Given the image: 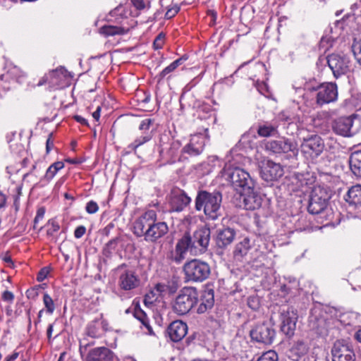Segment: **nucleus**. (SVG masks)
I'll list each match as a JSON object with an SVG mask.
<instances>
[{
  "instance_id": "1",
  "label": "nucleus",
  "mask_w": 361,
  "mask_h": 361,
  "mask_svg": "<svg viewBox=\"0 0 361 361\" xmlns=\"http://www.w3.org/2000/svg\"><path fill=\"white\" fill-rule=\"evenodd\" d=\"M222 195L218 191L200 190L195 198V209L202 211L207 219L216 220L221 216Z\"/></svg>"
},
{
  "instance_id": "2",
  "label": "nucleus",
  "mask_w": 361,
  "mask_h": 361,
  "mask_svg": "<svg viewBox=\"0 0 361 361\" xmlns=\"http://www.w3.org/2000/svg\"><path fill=\"white\" fill-rule=\"evenodd\" d=\"M198 294L197 289L193 287L182 288L173 304V310L180 315L187 314L197 303Z\"/></svg>"
},
{
  "instance_id": "3",
  "label": "nucleus",
  "mask_w": 361,
  "mask_h": 361,
  "mask_svg": "<svg viewBox=\"0 0 361 361\" xmlns=\"http://www.w3.org/2000/svg\"><path fill=\"white\" fill-rule=\"evenodd\" d=\"M185 279L188 281L202 282L210 275L209 265L200 259H192L183 266Z\"/></svg>"
},
{
  "instance_id": "4",
  "label": "nucleus",
  "mask_w": 361,
  "mask_h": 361,
  "mask_svg": "<svg viewBox=\"0 0 361 361\" xmlns=\"http://www.w3.org/2000/svg\"><path fill=\"white\" fill-rule=\"evenodd\" d=\"M226 174L233 189L238 193L249 191L255 186V181L250 173L243 169L235 167L233 169H228Z\"/></svg>"
},
{
  "instance_id": "5",
  "label": "nucleus",
  "mask_w": 361,
  "mask_h": 361,
  "mask_svg": "<svg viewBox=\"0 0 361 361\" xmlns=\"http://www.w3.org/2000/svg\"><path fill=\"white\" fill-rule=\"evenodd\" d=\"M118 286L123 290H131L140 286V279L136 271L124 264L118 267Z\"/></svg>"
},
{
  "instance_id": "6",
  "label": "nucleus",
  "mask_w": 361,
  "mask_h": 361,
  "mask_svg": "<svg viewBox=\"0 0 361 361\" xmlns=\"http://www.w3.org/2000/svg\"><path fill=\"white\" fill-rule=\"evenodd\" d=\"M330 198L326 190L321 187H315L310 195L307 209L312 214L321 213L326 207Z\"/></svg>"
},
{
  "instance_id": "7",
  "label": "nucleus",
  "mask_w": 361,
  "mask_h": 361,
  "mask_svg": "<svg viewBox=\"0 0 361 361\" xmlns=\"http://www.w3.org/2000/svg\"><path fill=\"white\" fill-rule=\"evenodd\" d=\"M154 220H157L156 211L149 209L139 216L133 224V233L137 237L145 238Z\"/></svg>"
},
{
  "instance_id": "8",
  "label": "nucleus",
  "mask_w": 361,
  "mask_h": 361,
  "mask_svg": "<svg viewBox=\"0 0 361 361\" xmlns=\"http://www.w3.org/2000/svg\"><path fill=\"white\" fill-rule=\"evenodd\" d=\"M252 341L264 345H270L273 343L276 336V331L273 327L267 323L256 325L250 332Z\"/></svg>"
},
{
  "instance_id": "9",
  "label": "nucleus",
  "mask_w": 361,
  "mask_h": 361,
  "mask_svg": "<svg viewBox=\"0 0 361 361\" xmlns=\"http://www.w3.org/2000/svg\"><path fill=\"white\" fill-rule=\"evenodd\" d=\"M210 229L207 227H201L196 230L192 236H190L192 255H197L206 251L210 240Z\"/></svg>"
},
{
  "instance_id": "10",
  "label": "nucleus",
  "mask_w": 361,
  "mask_h": 361,
  "mask_svg": "<svg viewBox=\"0 0 361 361\" xmlns=\"http://www.w3.org/2000/svg\"><path fill=\"white\" fill-rule=\"evenodd\" d=\"M280 319L281 322V331L288 337L294 335L296 323L298 321L297 312L293 308L288 307L281 312Z\"/></svg>"
},
{
  "instance_id": "11",
  "label": "nucleus",
  "mask_w": 361,
  "mask_h": 361,
  "mask_svg": "<svg viewBox=\"0 0 361 361\" xmlns=\"http://www.w3.org/2000/svg\"><path fill=\"white\" fill-rule=\"evenodd\" d=\"M327 63L336 78L345 75L350 71V61L339 54H332L327 57Z\"/></svg>"
},
{
  "instance_id": "12",
  "label": "nucleus",
  "mask_w": 361,
  "mask_h": 361,
  "mask_svg": "<svg viewBox=\"0 0 361 361\" xmlns=\"http://www.w3.org/2000/svg\"><path fill=\"white\" fill-rule=\"evenodd\" d=\"M317 104L322 106L335 102L338 98L337 85L333 82L320 85L317 89Z\"/></svg>"
},
{
  "instance_id": "13",
  "label": "nucleus",
  "mask_w": 361,
  "mask_h": 361,
  "mask_svg": "<svg viewBox=\"0 0 361 361\" xmlns=\"http://www.w3.org/2000/svg\"><path fill=\"white\" fill-rule=\"evenodd\" d=\"M191 202V198L184 190L174 188L169 195V204L172 212H181Z\"/></svg>"
},
{
  "instance_id": "14",
  "label": "nucleus",
  "mask_w": 361,
  "mask_h": 361,
  "mask_svg": "<svg viewBox=\"0 0 361 361\" xmlns=\"http://www.w3.org/2000/svg\"><path fill=\"white\" fill-rule=\"evenodd\" d=\"M324 147L322 139L317 135H313L303 139L301 151L302 153L314 157L319 156L323 152Z\"/></svg>"
},
{
  "instance_id": "15",
  "label": "nucleus",
  "mask_w": 361,
  "mask_h": 361,
  "mask_svg": "<svg viewBox=\"0 0 361 361\" xmlns=\"http://www.w3.org/2000/svg\"><path fill=\"white\" fill-rule=\"evenodd\" d=\"M240 194V202H242L240 207L247 210H255L261 207L262 204V195L253 188L249 191H243Z\"/></svg>"
},
{
  "instance_id": "16",
  "label": "nucleus",
  "mask_w": 361,
  "mask_h": 361,
  "mask_svg": "<svg viewBox=\"0 0 361 361\" xmlns=\"http://www.w3.org/2000/svg\"><path fill=\"white\" fill-rule=\"evenodd\" d=\"M267 150L273 153L281 154L297 151V144L288 139L281 138L279 140H270L265 144Z\"/></svg>"
},
{
  "instance_id": "17",
  "label": "nucleus",
  "mask_w": 361,
  "mask_h": 361,
  "mask_svg": "<svg viewBox=\"0 0 361 361\" xmlns=\"http://www.w3.org/2000/svg\"><path fill=\"white\" fill-rule=\"evenodd\" d=\"M332 361H354L355 353L348 344L336 341L331 350Z\"/></svg>"
},
{
  "instance_id": "18",
  "label": "nucleus",
  "mask_w": 361,
  "mask_h": 361,
  "mask_svg": "<svg viewBox=\"0 0 361 361\" xmlns=\"http://www.w3.org/2000/svg\"><path fill=\"white\" fill-rule=\"evenodd\" d=\"M283 174L282 166L272 161L267 160L261 167V176L267 181L277 180Z\"/></svg>"
},
{
  "instance_id": "19",
  "label": "nucleus",
  "mask_w": 361,
  "mask_h": 361,
  "mask_svg": "<svg viewBox=\"0 0 361 361\" xmlns=\"http://www.w3.org/2000/svg\"><path fill=\"white\" fill-rule=\"evenodd\" d=\"M109 329V324L102 315L90 322L86 327L87 334L92 338H99Z\"/></svg>"
},
{
  "instance_id": "20",
  "label": "nucleus",
  "mask_w": 361,
  "mask_h": 361,
  "mask_svg": "<svg viewBox=\"0 0 361 361\" xmlns=\"http://www.w3.org/2000/svg\"><path fill=\"white\" fill-rule=\"evenodd\" d=\"M168 231L169 227L166 222L154 220L149 231L147 233L145 240L149 243H155L165 235Z\"/></svg>"
},
{
  "instance_id": "21",
  "label": "nucleus",
  "mask_w": 361,
  "mask_h": 361,
  "mask_svg": "<svg viewBox=\"0 0 361 361\" xmlns=\"http://www.w3.org/2000/svg\"><path fill=\"white\" fill-rule=\"evenodd\" d=\"M167 334L173 342L181 341L187 334V324L180 320H176L170 324L166 330Z\"/></svg>"
},
{
  "instance_id": "22",
  "label": "nucleus",
  "mask_w": 361,
  "mask_h": 361,
  "mask_svg": "<svg viewBox=\"0 0 361 361\" xmlns=\"http://www.w3.org/2000/svg\"><path fill=\"white\" fill-rule=\"evenodd\" d=\"M206 137L202 134H195L191 136L190 142L184 147L183 152L192 156L200 154L204 147Z\"/></svg>"
},
{
  "instance_id": "23",
  "label": "nucleus",
  "mask_w": 361,
  "mask_h": 361,
  "mask_svg": "<svg viewBox=\"0 0 361 361\" xmlns=\"http://www.w3.org/2000/svg\"><path fill=\"white\" fill-rule=\"evenodd\" d=\"M188 251L192 254V247L190 235L185 234L176 245L173 259L176 262H180L185 257Z\"/></svg>"
},
{
  "instance_id": "24",
  "label": "nucleus",
  "mask_w": 361,
  "mask_h": 361,
  "mask_svg": "<svg viewBox=\"0 0 361 361\" xmlns=\"http://www.w3.org/2000/svg\"><path fill=\"white\" fill-rule=\"evenodd\" d=\"M114 353L106 347L92 349L86 355V361H114Z\"/></svg>"
},
{
  "instance_id": "25",
  "label": "nucleus",
  "mask_w": 361,
  "mask_h": 361,
  "mask_svg": "<svg viewBox=\"0 0 361 361\" xmlns=\"http://www.w3.org/2000/svg\"><path fill=\"white\" fill-rule=\"evenodd\" d=\"M353 124V121L350 117H341L334 122L333 130L338 135L350 137L353 135L351 133Z\"/></svg>"
},
{
  "instance_id": "26",
  "label": "nucleus",
  "mask_w": 361,
  "mask_h": 361,
  "mask_svg": "<svg viewBox=\"0 0 361 361\" xmlns=\"http://www.w3.org/2000/svg\"><path fill=\"white\" fill-rule=\"evenodd\" d=\"M235 233L233 229L224 228L217 232L216 244L220 247H224L230 245L234 240Z\"/></svg>"
},
{
  "instance_id": "27",
  "label": "nucleus",
  "mask_w": 361,
  "mask_h": 361,
  "mask_svg": "<svg viewBox=\"0 0 361 361\" xmlns=\"http://www.w3.org/2000/svg\"><path fill=\"white\" fill-rule=\"evenodd\" d=\"M344 200L350 204L361 207V185H355L350 188L344 196Z\"/></svg>"
},
{
  "instance_id": "28",
  "label": "nucleus",
  "mask_w": 361,
  "mask_h": 361,
  "mask_svg": "<svg viewBox=\"0 0 361 361\" xmlns=\"http://www.w3.org/2000/svg\"><path fill=\"white\" fill-rule=\"evenodd\" d=\"M251 247L250 241L248 238H245L243 240L236 244L233 250V257L237 260H241L249 252Z\"/></svg>"
},
{
  "instance_id": "29",
  "label": "nucleus",
  "mask_w": 361,
  "mask_h": 361,
  "mask_svg": "<svg viewBox=\"0 0 361 361\" xmlns=\"http://www.w3.org/2000/svg\"><path fill=\"white\" fill-rule=\"evenodd\" d=\"M214 302L213 290L205 291L202 296L201 303L197 308L198 313H203L213 307Z\"/></svg>"
},
{
  "instance_id": "30",
  "label": "nucleus",
  "mask_w": 361,
  "mask_h": 361,
  "mask_svg": "<svg viewBox=\"0 0 361 361\" xmlns=\"http://www.w3.org/2000/svg\"><path fill=\"white\" fill-rule=\"evenodd\" d=\"M352 172L357 176L361 177V150L353 152L349 159Z\"/></svg>"
},
{
  "instance_id": "31",
  "label": "nucleus",
  "mask_w": 361,
  "mask_h": 361,
  "mask_svg": "<svg viewBox=\"0 0 361 361\" xmlns=\"http://www.w3.org/2000/svg\"><path fill=\"white\" fill-rule=\"evenodd\" d=\"M128 31L121 27L113 26V25H104L100 28V33L105 36H113L115 35H123Z\"/></svg>"
},
{
  "instance_id": "32",
  "label": "nucleus",
  "mask_w": 361,
  "mask_h": 361,
  "mask_svg": "<svg viewBox=\"0 0 361 361\" xmlns=\"http://www.w3.org/2000/svg\"><path fill=\"white\" fill-rule=\"evenodd\" d=\"M152 138V133H146L137 137L135 140L128 145V148L131 150H135L140 146L149 142Z\"/></svg>"
},
{
  "instance_id": "33",
  "label": "nucleus",
  "mask_w": 361,
  "mask_h": 361,
  "mask_svg": "<svg viewBox=\"0 0 361 361\" xmlns=\"http://www.w3.org/2000/svg\"><path fill=\"white\" fill-rule=\"evenodd\" d=\"M134 316L137 319H138L141 322V324L144 326L146 327L149 334H152L153 333L152 329L149 325V319L143 310H142L140 307L135 308L134 312Z\"/></svg>"
},
{
  "instance_id": "34",
  "label": "nucleus",
  "mask_w": 361,
  "mask_h": 361,
  "mask_svg": "<svg viewBox=\"0 0 361 361\" xmlns=\"http://www.w3.org/2000/svg\"><path fill=\"white\" fill-rule=\"evenodd\" d=\"M277 133V127L271 124L265 123L260 125L257 129V133L261 137H269Z\"/></svg>"
},
{
  "instance_id": "35",
  "label": "nucleus",
  "mask_w": 361,
  "mask_h": 361,
  "mask_svg": "<svg viewBox=\"0 0 361 361\" xmlns=\"http://www.w3.org/2000/svg\"><path fill=\"white\" fill-rule=\"evenodd\" d=\"M63 167L64 164L62 161L54 162L47 169L44 178L47 180H51L57 173V172Z\"/></svg>"
},
{
  "instance_id": "36",
  "label": "nucleus",
  "mask_w": 361,
  "mask_h": 361,
  "mask_svg": "<svg viewBox=\"0 0 361 361\" xmlns=\"http://www.w3.org/2000/svg\"><path fill=\"white\" fill-rule=\"evenodd\" d=\"M186 57H180L173 62H172L170 65L166 67L159 74V77L161 79L165 78L168 74L171 73L173 71H175L177 67H178L180 64L183 63V61H186Z\"/></svg>"
},
{
  "instance_id": "37",
  "label": "nucleus",
  "mask_w": 361,
  "mask_h": 361,
  "mask_svg": "<svg viewBox=\"0 0 361 361\" xmlns=\"http://www.w3.org/2000/svg\"><path fill=\"white\" fill-rule=\"evenodd\" d=\"M118 238H116L109 240L104 247L103 255L107 257H111L112 255L116 252Z\"/></svg>"
},
{
  "instance_id": "38",
  "label": "nucleus",
  "mask_w": 361,
  "mask_h": 361,
  "mask_svg": "<svg viewBox=\"0 0 361 361\" xmlns=\"http://www.w3.org/2000/svg\"><path fill=\"white\" fill-rule=\"evenodd\" d=\"M43 302L46 307L47 312L49 314H51L54 310H55V305L54 303V300L50 297V295L47 293H44L43 296Z\"/></svg>"
},
{
  "instance_id": "39",
  "label": "nucleus",
  "mask_w": 361,
  "mask_h": 361,
  "mask_svg": "<svg viewBox=\"0 0 361 361\" xmlns=\"http://www.w3.org/2000/svg\"><path fill=\"white\" fill-rule=\"evenodd\" d=\"M351 49L355 59L361 66V40H355L352 44Z\"/></svg>"
},
{
  "instance_id": "40",
  "label": "nucleus",
  "mask_w": 361,
  "mask_h": 361,
  "mask_svg": "<svg viewBox=\"0 0 361 361\" xmlns=\"http://www.w3.org/2000/svg\"><path fill=\"white\" fill-rule=\"evenodd\" d=\"M278 354L274 350H268L264 353L257 361H277Z\"/></svg>"
},
{
  "instance_id": "41",
  "label": "nucleus",
  "mask_w": 361,
  "mask_h": 361,
  "mask_svg": "<svg viewBox=\"0 0 361 361\" xmlns=\"http://www.w3.org/2000/svg\"><path fill=\"white\" fill-rule=\"evenodd\" d=\"M153 123V120L151 118H145L142 120L139 126V130L142 131V134L146 133H152L149 130Z\"/></svg>"
},
{
  "instance_id": "42",
  "label": "nucleus",
  "mask_w": 361,
  "mask_h": 361,
  "mask_svg": "<svg viewBox=\"0 0 361 361\" xmlns=\"http://www.w3.org/2000/svg\"><path fill=\"white\" fill-rule=\"evenodd\" d=\"M180 11V6L177 4H173L167 8L166 12L165 13V18L166 19H171L173 18Z\"/></svg>"
},
{
  "instance_id": "43",
  "label": "nucleus",
  "mask_w": 361,
  "mask_h": 361,
  "mask_svg": "<svg viewBox=\"0 0 361 361\" xmlns=\"http://www.w3.org/2000/svg\"><path fill=\"white\" fill-rule=\"evenodd\" d=\"M181 143L178 140H172L171 142L170 148L169 149V154L171 157H174L178 152L180 149Z\"/></svg>"
},
{
  "instance_id": "44",
  "label": "nucleus",
  "mask_w": 361,
  "mask_h": 361,
  "mask_svg": "<svg viewBox=\"0 0 361 361\" xmlns=\"http://www.w3.org/2000/svg\"><path fill=\"white\" fill-rule=\"evenodd\" d=\"M159 295L156 294V291H154V288L148 292L145 296V303L152 304L154 301L157 300L159 298Z\"/></svg>"
},
{
  "instance_id": "45",
  "label": "nucleus",
  "mask_w": 361,
  "mask_h": 361,
  "mask_svg": "<svg viewBox=\"0 0 361 361\" xmlns=\"http://www.w3.org/2000/svg\"><path fill=\"white\" fill-rule=\"evenodd\" d=\"M153 288L154 291H156V294L159 295L161 297L168 291L169 286L165 283H158L154 286Z\"/></svg>"
},
{
  "instance_id": "46",
  "label": "nucleus",
  "mask_w": 361,
  "mask_h": 361,
  "mask_svg": "<svg viewBox=\"0 0 361 361\" xmlns=\"http://www.w3.org/2000/svg\"><path fill=\"white\" fill-rule=\"evenodd\" d=\"M48 226H49V228L47 230L48 235H53L54 233L57 232L60 228L59 224L53 219L49 221Z\"/></svg>"
},
{
  "instance_id": "47",
  "label": "nucleus",
  "mask_w": 361,
  "mask_h": 361,
  "mask_svg": "<svg viewBox=\"0 0 361 361\" xmlns=\"http://www.w3.org/2000/svg\"><path fill=\"white\" fill-rule=\"evenodd\" d=\"M99 209L98 204L93 200L88 202L85 207V210L88 214H94Z\"/></svg>"
},
{
  "instance_id": "48",
  "label": "nucleus",
  "mask_w": 361,
  "mask_h": 361,
  "mask_svg": "<svg viewBox=\"0 0 361 361\" xmlns=\"http://www.w3.org/2000/svg\"><path fill=\"white\" fill-rule=\"evenodd\" d=\"M132 4L138 10L145 9L149 6L147 0H132Z\"/></svg>"
},
{
  "instance_id": "49",
  "label": "nucleus",
  "mask_w": 361,
  "mask_h": 361,
  "mask_svg": "<svg viewBox=\"0 0 361 361\" xmlns=\"http://www.w3.org/2000/svg\"><path fill=\"white\" fill-rule=\"evenodd\" d=\"M247 305L252 310H257L259 307L258 298L257 297L248 298Z\"/></svg>"
},
{
  "instance_id": "50",
  "label": "nucleus",
  "mask_w": 361,
  "mask_h": 361,
  "mask_svg": "<svg viewBox=\"0 0 361 361\" xmlns=\"http://www.w3.org/2000/svg\"><path fill=\"white\" fill-rule=\"evenodd\" d=\"M164 43V35L159 34L154 41V47L156 49H161Z\"/></svg>"
},
{
  "instance_id": "51",
  "label": "nucleus",
  "mask_w": 361,
  "mask_h": 361,
  "mask_svg": "<svg viewBox=\"0 0 361 361\" xmlns=\"http://www.w3.org/2000/svg\"><path fill=\"white\" fill-rule=\"evenodd\" d=\"M49 273V270L48 268L44 267V268L42 269L37 275V281H44L47 277Z\"/></svg>"
},
{
  "instance_id": "52",
  "label": "nucleus",
  "mask_w": 361,
  "mask_h": 361,
  "mask_svg": "<svg viewBox=\"0 0 361 361\" xmlns=\"http://www.w3.org/2000/svg\"><path fill=\"white\" fill-rule=\"evenodd\" d=\"M2 299L6 302L11 303L14 299V295L9 290H5L2 293Z\"/></svg>"
},
{
  "instance_id": "53",
  "label": "nucleus",
  "mask_w": 361,
  "mask_h": 361,
  "mask_svg": "<svg viewBox=\"0 0 361 361\" xmlns=\"http://www.w3.org/2000/svg\"><path fill=\"white\" fill-rule=\"evenodd\" d=\"M86 228L84 226L77 227L74 232V235L76 238H80L85 233Z\"/></svg>"
},
{
  "instance_id": "54",
  "label": "nucleus",
  "mask_w": 361,
  "mask_h": 361,
  "mask_svg": "<svg viewBox=\"0 0 361 361\" xmlns=\"http://www.w3.org/2000/svg\"><path fill=\"white\" fill-rule=\"evenodd\" d=\"M44 213H45L44 209L42 208V207L39 208L37 210V215H36V216L35 217V219H34L35 226L37 224V223L39 221L42 220L44 218Z\"/></svg>"
},
{
  "instance_id": "55",
  "label": "nucleus",
  "mask_w": 361,
  "mask_h": 361,
  "mask_svg": "<svg viewBox=\"0 0 361 361\" xmlns=\"http://www.w3.org/2000/svg\"><path fill=\"white\" fill-rule=\"evenodd\" d=\"M51 134L49 135L46 142V152L49 153L51 149L54 147V141L51 139Z\"/></svg>"
},
{
  "instance_id": "56",
  "label": "nucleus",
  "mask_w": 361,
  "mask_h": 361,
  "mask_svg": "<svg viewBox=\"0 0 361 361\" xmlns=\"http://www.w3.org/2000/svg\"><path fill=\"white\" fill-rule=\"evenodd\" d=\"M88 345H89L88 343H84L82 341H80L79 350H80V353L82 357H83L85 355V354L86 353Z\"/></svg>"
},
{
  "instance_id": "57",
  "label": "nucleus",
  "mask_w": 361,
  "mask_h": 361,
  "mask_svg": "<svg viewBox=\"0 0 361 361\" xmlns=\"http://www.w3.org/2000/svg\"><path fill=\"white\" fill-rule=\"evenodd\" d=\"M74 118L77 122L80 123L82 125H84V126L88 125L87 121L85 118L82 117L81 116L76 115L74 116Z\"/></svg>"
},
{
  "instance_id": "58",
  "label": "nucleus",
  "mask_w": 361,
  "mask_h": 361,
  "mask_svg": "<svg viewBox=\"0 0 361 361\" xmlns=\"http://www.w3.org/2000/svg\"><path fill=\"white\" fill-rule=\"evenodd\" d=\"M6 203V196L0 191V209L5 207Z\"/></svg>"
},
{
  "instance_id": "59",
  "label": "nucleus",
  "mask_w": 361,
  "mask_h": 361,
  "mask_svg": "<svg viewBox=\"0 0 361 361\" xmlns=\"http://www.w3.org/2000/svg\"><path fill=\"white\" fill-rule=\"evenodd\" d=\"M26 295L28 298H35L37 295V293L34 289H30L26 291Z\"/></svg>"
},
{
  "instance_id": "60",
  "label": "nucleus",
  "mask_w": 361,
  "mask_h": 361,
  "mask_svg": "<svg viewBox=\"0 0 361 361\" xmlns=\"http://www.w3.org/2000/svg\"><path fill=\"white\" fill-rule=\"evenodd\" d=\"M100 111H101V107L98 106L95 111L92 114V117L98 121L100 117Z\"/></svg>"
},
{
  "instance_id": "61",
  "label": "nucleus",
  "mask_w": 361,
  "mask_h": 361,
  "mask_svg": "<svg viewBox=\"0 0 361 361\" xmlns=\"http://www.w3.org/2000/svg\"><path fill=\"white\" fill-rule=\"evenodd\" d=\"M18 353H13L12 355L6 357V361H14L18 357Z\"/></svg>"
},
{
  "instance_id": "62",
  "label": "nucleus",
  "mask_w": 361,
  "mask_h": 361,
  "mask_svg": "<svg viewBox=\"0 0 361 361\" xmlns=\"http://www.w3.org/2000/svg\"><path fill=\"white\" fill-rule=\"evenodd\" d=\"M53 328H54L53 324H49L47 328V337L49 339H50L51 337V334L53 332Z\"/></svg>"
},
{
  "instance_id": "63",
  "label": "nucleus",
  "mask_w": 361,
  "mask_h": 361,
  "mask_svg": "<svg viewBox=\"0 0 361 361\" xmlns=\"http://www.w3.org/2000/svg\"><path fill=\"white\" fill-rule=\"evenodd\" d=\"M354 337L358 342L361 343V329L355 332Z\"/></svg>"
},
{
  "instance_id": "64",
  "label": "nucleus",
  "mask_w": 361,
  "mask_h": 361,
  "mask_svg": "<svg viewBox=\"0 0 361 361\" xmlns=\"http://www.w3.org/2000/svg\"><path fill=\"white\" fill-rule=\"evenodd\" d=\"M26 314H27V316L28 329H30L31 327V324H32L31 317H30V309L26 311Z\"/></svg>"
}]
</instances>
